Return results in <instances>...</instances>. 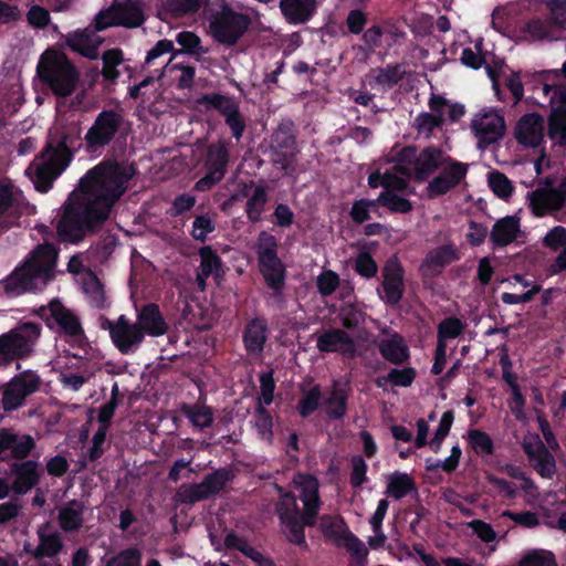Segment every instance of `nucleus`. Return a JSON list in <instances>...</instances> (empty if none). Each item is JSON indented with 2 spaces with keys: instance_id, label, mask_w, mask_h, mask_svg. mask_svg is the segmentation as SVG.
<instances>
[{
  "instance_id": "obj_7",
  "label": "nucleus",
  "mask_w": 566,
  "mask_h": 566,
  "mask_svg": "<svg viewBox=\"0 0 566 566\" xmlns=\"http://www.w3.org/2000/svg\"><path fill=\"white\" fill-rule=\"evenodd\" d=\"M443 164V155L437 148L429 147L417 153L413 147H406L399 154V164L392 168H396L398 175L403 172L423 181Z\"/></svg>"
},
{
  "instance_id": "obj_2",
  "label": "nucleus",
  "mask_w": 566,
  "mask_h": 566,
  "mask_svg": "<svg viewBox=\"0 0 566 566\" xmlns=\"http://www.w3.org/2000/svg\"><path fill=\"white\" fill-rule=\"evenodd\" d=\"M55 260L56 251L53 245H40L6 281V290L12 294H21L43 287L52 276Z\"/></svg>"
},
{
  "instance_id": "obj_37",
  "label": "nucleus",
  "mask_w": 566,
  "mask_h": 566,
  "mask_svg": "<svg viewBox=\"0 0 566 566\" xmlns=\"http://www.w3.org/2000/svg\"><path fill=\"white\" fill-rule=\"evenodd\" d=\"M159 13L175 18L197 11L200 7V0H158Z\"/></svg>"
},
{
  "instance_id": "obj_36",
  "label": "nucleus",
  "mask_w": 566,
  "mask_h": 566,
  "mask_svg": "<svg viewBox=\"0 0 566 566\" xmlns=\"http://www.w3.org/2000/svg\"><path fill=\"white\" fill-rule=\"evenodd\" d=\"M80 281L90 304L95 307H103L105 292L97 276L91 271H86L81 274Z\"/></svg>"
},
{
  "instance_id": "obj_41",
  "label": "nucleus",
  "mask_w": 566,
  "mask_h": 566,
  "mask_svg": "<svg viewBox=\"0 0 566 566\" xmlns=\"http://www.w3.org/2000/svg\"><path fill=\"white\" fill-rule=\"evenodd\" d=\"M83 507L76 502L64 506L59 514L61 527L65 531H73L81 526Z\"/></svg>"
},
{
  "instance_id": "obj_59",
  "label": "nucleus",
  "mask_w": 566,
  "mask_h": 566,
  "mask_svg": "<svg viewBox=\"0 0 566 566\" xmlns=\"http://www.w3.org/2000/svg\"><path fill=\"white\" fill-rule=\"evenodd\" d=\"M266 200L265 191L262 188H255L252 196L248 201L247 212L249 218L252 220H258L263 206Z\"/></svg>"
},
{
  "instance_id": "obj_6",
  "label": "nucleus",
  "mask_w": 566,
  "mask_h": 566,
  "mask_svg": "<svg viewBox=\"0 0 566 566\" xmlns=\"http://www.w3.org/2000/svg\"><path fill=\"white\" fill-rule=\"evenodd\" d=\"M40 331L34 323H23L0 335V365L28 357L40 337Z\"/></svg>"
},
{
  "instance_id": "obj_40",
  "label": "nucleus",
  "mask_w": 566,
  "mask_h": 566,
  "mask_svg": "<svg viewBox=\"0 0 566 566\" xmlns=\"http://www.w3.org/2000/svg\"><path fill=\"white\" fill-rule=\"evenodd\" d=\"M520 233V219L517 217H505L497 221V245L511 243Z\"/></svg>"
},
{
  "instance_id": "obj_50",
  "label": "nucleus",
  "mask_w": 566,
  "mask_h": 566,
  "mask_svg": "<svg viewBox=\"0 0 566 566\" xmlns=\"http://www.w3.org/2000/svg\"><path fill=\"white\" fill-rule=\"evenodd\" d=\"M468 436L471 447L478 454L483 457L492 454L493 441L486 433L479 430H471Z\"/></svg>"
},
{
  "instance_id": "obj_45",
  "label": "nucleus",
  "mask_w": 566,
  "mask_h": 566,
  "mask_svg": "<svg viewBox=\"0 0 566 566\" xmlns=\"http://www.w3.org/2000/svg\"><path fill=\"white\" fill-rule=\"evenodd\" d=\"M518 566H557V563L549 551L533 549L523 556Z\"/></svg>"
},
{
  "instance_id": "obj_18",
  "label": "nucleus",
  "mask_w": 566,
  "mask_h": 566,
  "mask_svg": "<svg viewBox=\"0 0 566 566\" xmlns=\"http://www.w3.org/2000/svg\"><path fill=\"white\" fill-rule=\"evenodd\" d=\"M228 480V472L219 470L207 476L199 484L182 485L179 489L178 495L182 501L187 502L201 501L220 492L226 486Z\"/></svg>"
},
{
  "instance_id": "obj_55",
  "label": "nucleus",
  "mask_w": 566,
  "mask_h": 566,
  "mask_svg": "<svg viewBox=\"0 0 566 566\" xmlns=\"http://www.w3.org/2000/svg\"><path fill=\"white\" fill-rule=\"evenodd\" d=\"M316 285L321 294L329 295L339 285L338 275L332 270H324L316 279Z\"/></svg>"
},
{
  "instance_id": "obj_54",
  "label": "nucleus",
  "mask_w": 566,
  "mask_h": 566,
  "mask_svg": "<svg viewBox=\"0 0 566 566\" xmlns=\"http://www.w3.org/2000/svg\"><path fill=\"white\" fill-rule=\"evenodd\" d=\"M205 99L210 106L218 109L224 116V118L229 117L231 114H234L239 109L237 103L227 96L211 95L205 97Z\"/></svg>"
},
{
  "instance_id": "obj_57",
  "label": "nucleus",
  "mask_w": 566,
  "mask_h": 566,
  "mask_svg": "<svg viewBox=\"0 0 566 566\" xmlns=\"http://www.w3.org/2000/svg\"><path fill=\"white\" fill-rule=\"evenodd\" d=\"M403 73L405 71L399 65L387 66L378 72L375 81L384 87L391 86L401 80Z\"/></svg>"
},
{
  "instance_id": "obj_51",
  "label": "nucleus",
  "mask_w": 566,
  "mask_h": 566,
  "mask_svg": "<svg viewBox=\"0 0 566 566\" xmlns=\"http://www.w3.org/2000/svg\"><path fill=\"white\" fill-rule=\"evenodd\" d=\"M548 137L557 145H566V115L549 117Z\"/></svg>"
},
{
  "instance_id": "obj_31",
  "label": "nucleus",
  "mask_w": 566,
  "mask_h": 566,
  "mask_svg": "<svg viewBox=\"0 0 566 566\" xmlns=\"http://www.w3.org/2000/svg\"><path fill=\"white\" fill-rule=\"evenodd\" d=\"M458 259L457 249L453 245H442L433 249L428 253L421 271L426 276H433L441 272V270L452 261Z\"/></svg>"
},
{
  "instance_id": "obj_47",
  "label": "nucleus",
  "mask_w": 566,
  "mask_h": 566,
  "mask_svg": "<svg viewBox=\"0 0 566 566\" xmlns=\"http://www.w3.org/2000/svg\"><path fill=\"white\" fill-rule=\"evenodd\" d=\"M102 566H142V555L137 549H126L109 559H103Z\"/></svg>"
},
{
  "instance_id": "obj_60",
  "label": "nucleus",
  "mask_w": 566,
  "mask_h": 566,
  "mask_svg": "<svg viewBox=\"0 0 566 566\" xmlns=\"http://www.w3.org/2000/svg\"><path fill=\"white\" fill-rule=\"evenodd\" d=\"M545 247L558 250L566 245V228L557 226L551 229L543 239Z\"/></svg>"
},
{
  "instance_id": "obj_20",
  "label": "nucleus",
  "mask_w": 566,
  "mask_h": 566,
  "mask_svg": "<svg viewBox=\"0 0 566 566\" xmlns=\"http://www.w3.org/2000/svg\"><path fill=\"white\" fill-rule=\"evenodd\" d=\"M544 118L535 113L525 114L515 126V137L524 146L536 147L544 139Z\"/></svg>"
},
{
  "instance_id": "obj_48",
  "label": "nucleus",
  "mask_w": 566,
  "mask_h": 566,
  "mask_svg": "<svg viewBox=\"0 0 566 566\" xmlns=\"http://www.w3.org/2000/svg\"><path fill=\"white\" fill-rule=\"evenodd\" d=\"M123 62V54L119 50L106 51L103 55V75L109 81H115L119 76L117 66Z\"/></svg>"
},
{
  "instance_id": "obj_3",
  "label": "nucleus",
  "mask_w": 566,
  "mask_h": 566,
  "mask_svg": "<svg viewBox=\"0 0 566 566\" xmlns=\"http://www.w3.org/2000/svg\"><path fill=\"white\" fill-rule=\"evenodd\" d=\"M39 76L59 96L70 95L77 82V72L69 62L64 53L56 50H46L38 64Z\"/></svg>"
},
{
  "instance_id": "obj_1",
  "label": "nucleus",
  "mask_w": 566,
  "mask_h": 566,
  "mask_svg": "<svg viewBox=\"0 0 566 566\" xmlns=\"http://www.w3.org/2000/svg\"><path fill=\"white\" fill-rule=\"evenodd\" d=\"M134 175L128 164L103 163L88 170L65 206L57 226L61 239L76 242L85 229L106 220Z\"/></svg>"
},
{
  "instance_id": "obj_63",
  "label": "nucleus",
  "mask_w": 566,
  "mask_h": 566,
  "mask_svg": "<svg viewBox=\"0 0 566 566\" xmlns=\"http://www.w3.org/2000/svg\"><path fill=\"white\" fill-rule=\"evenodd\" d=\"M319 401V390L316 387L312 388L311 390H308V392L305 395V397L302 399L298 406L300 413L303 417L311 415L318 407Z\"/></svg>"
},
{
  "instance_id": "obj_62",
  "label": "nucleus",
  "mask_w": 566,
  "mask_h": 566,
  "mask_svg": "<svg viewBox=\"0 0 566 566\" xmlns=\"http://www.w3.org/2000/svg\"><path fill=\"white\" fill-rule=\"evenodd\" d=\"M462 452L459 446H454L451 450V454L444 460H438L436 462L428 461V469H442L446 472L453 471L460 460Z\"/></svg>"
},
{
  "instance_id": "obj_53",
  "label": "nucleus",
  "mask_w": 566,
  "mask_h": 566,
  "mask_svg": "<svg viewBox=\"0 0 566 566\" xmlns=\"http://www.w3.org/2000/svg\"><path fill=\"white\" fill-rule=\"evenodd\" d=\"M214 228V221L209 216H198L192 222L191 235L198 241H206Z\"/></svg>"
},
{
  "instance_id": "obj_12",
  "label": "nucleus",
  "mask_w": 566,
  "mask_h": 566,
  "mask_svg": "<svg viewBox=\"0 0 566 566\" xmlns=\"http://www.w3.org/2000/svg\"><path fill=\"white\" fill-rule=\"evenodd\" d=\"M41 378L32 370L14 376L2 390L1 405L7 411L21 407L25 398L40 389Z\"/></svg>"
},
{
  "instance_id": "obj_14",
  "label": "nucleus",
  "mask_w": 566,
  "mask_h": 566,
  "mask_svg": "<svg viewBox=\"0 0 566 566\" xmlns=\"http://www.w3.org/2000/svg\"><path fill=\"white\" fill-rule=\"evenodd\" d=\"M530 203L538 217L563 209L566 203V178L556 187L546 185L531 192Z\"/></svg>"
},
{
  "instance_id": "obj_28",
  "label": "nucleus",
  "mask_w": 566,
  "mask_h": 566,
  "mask_svg": "<svg viewBox=\"0 0 566 566\" xmlns=\"http://www.w3.org/2000/svg\"><path fill=\"white\" fill-rule=\"evenodd\" d=\"M500 363L502 366V378L512 392V399L510 401L511 411L515 415V417L518 420L524 421L526 419L524 412L525 399L521 394L517 377L512 371L511 360L509 359V356L505 354L501 356Z\"/></svg>"
},
{
  "instance_id": "obj_26",
  "label": "nucleus",
  "mask_w": 566,
  "mask_h": 566,
  "mask_svg": "<svg viewBox=\"0 0 566 566\" xmlns=\"http://www.w3.org/2000/svg\"><path fill=\"white\" fill-rule=\"evenodd\" d=\"M327 522L328 521L323 524V533L325 536L335 539L338 545L345 547L357 558H363L366 555L364 543L347 530L343 521H332L335 527L334 530L328 528Z\"/></svg>"
},
{
  "instance_id": "obj_38",
  "label": "nucleus",
  "mask_w": 566,
  "mask_h": 566,
  "mask_svg": "<svg viewBox=\"0 0 566 566\" xmlns=\"http://www.w3.org/2000/svg\"><path fill=\"white\" fill-rule=\"evenodd\" d=\"M386 494L397 500L406 496L413 490V482L409 474L394 472L386 478Z\"/></svg>"
},
{
  "instance_id": "obj_29",
  "label": "nucleus",
  "mask_w": 566,
  "mask_h": 566,
  "mask_svg": "<svg viewBox=\"0 0 566 566\" xmlns=\"http://www.w3.org/2000/svg\"><path fill=\"white\" fill-rule=\"evenodd\" d=\"M102 43V39L96 34L94 30L85 29L75 31L67 35L66 44L75 52H78L85 57L96 59L98 55V46Z\"/></svg>"
},
{
  "instance_id": "obj_17",
  "label": "nucleus",
  "mask_w": 566,
  "mask_h": 566,
  "mask_svg": "<svg viewBox=\"0 0 566 566\" xmlns=\"http://www.w3.org/2000/svg\"><path fill=\"white\" fill-rule=\"evenodd\" d=\"M293 483L298 491V496L303 503L304 521L307 525L315 524V517L319 509L318 481L306 474H297Z\"/></svg>"
},
{
  "instance_id": "obj_16",
  "label": "nucleus",
  "mask_w": 566,
  "mask_h": 566,
  "mask_svg": "<svg viewBox=\"0 0 566 566\" xmlns=\"http://www.w3.org/2000/svg\"><path fill=\"white\" fill-rule=\"evenodd\" d=\"M119 125V116L111 111L102 112L85 135L88 151L94 153L108 144Z\"/></svg>"
},
{
  "instance_id": "obj_39",
  "label": "nucleus",
  "mask_w": 566,
  "mask_h": 566,
  "mask_svg": "<svg viewBox=\"0 0 566 566\" xmlns=\"http://www.w3.org/2000/svg\"><path fill=\"white\" fill-rule=\"evenodd\" d=\"M265 331L266 327L262 321H252L248 325L244 334V343L249 352L259 353L262 350L266 339Z\"/></svg>"
},
{
  "instance_id": "obj_52",
  "label": "nucleus",
  "mask_w": 566,
  "mask_h": 566,
  "mask_svg": "<svg viewBox=\"0 0 566 566\" xmlns=\"http://www.w3.org/2000/svg\"><path fill=\"white\" fill-rule=\"evenodd\" d=\"M36 480L38 475L34 464L31 462L24 463L18 473V479L15 481L17 489L19 492H25L36 483Z\"/></svg>"
},
{
  "instance_id": "obj_19",
  "label": "nucleus",
  "mask_w": 566,
  "mask_h": 566,
  "mask_svg": "<svg viewBox=\"0 0 566 566\" xmlns=\"http://www.w3.org/2000/svg\"><path fill=\"white\" fill-rule=\"evenodd\" d=\"M227 161L228 151L226 146L221 143L211 146L207 160L208 174L197 181L196 189L199 191H206L220 181L224 175Z\"/></svg>"
},
{
  "instance_id": "obj_58",
  "label": "nucleus",
  "mask_w": 566,
  "mask_h": 566,
  "mask_svg": "<svg viewBox=\"0 0 566 566\" xmlns=\"http://www.w3.org/2000/svg\"><path fill=\"white\" fill-rule=\"evenodd\" d=\"M552 115L551 116H564L566 115V86L557 85L555 92L549 96L548 103Z\"/></svg>"
},
{
  "instance_id": "obj_32",
  "label": "nucleus",
  "mask_w": 566,
  "mask_h": 566,
  "mask_svg": "<svg viewBox=\"0 0 566 566\" xmlns=\"http://www.w3.org/2000/svg\"><path fill=\"white\" fill-rule=\"evenodd\" d=\"M347 396V385L334 382L333 386L324 394L322 407L325 413L331 418H342L346 412Z\"/></svg>"
},
{
  "instance_id": "obj_21",
  "label": "nucleus",
  "mask_w": 566,
  "mask_h": 566,
  "mask_svg": "<svg viewBox=\"0 0 566 566\" xmlns=\"http://www.w3.org/2000/svg\"><path fill=\"white\" fill-rule=\"evenodd\" d=\"M381 298L390 304L399 302L403 294V270L397 260H389L384 268Z\"/></svg>"
},
{
  "instance_id": "obj_5",
  "label": "nucleus",
  "mask_w": 566,
  "mask_h": 566,
  "mask_svg": "<svg viewBox=\"0 0 566 566\" xmlns=\"http://www.w3.org/2000/svg\"><path fill=\"white\" fill-rule=\"evenodd\" d=\"M368 185L371 188L382 187L385 190L377 198L378 205H381L396 213H407L412 210L413 206L403 196L398 192L407 189V180L397 174L396 168L380 171L376 170L368 177Z\"/></svg>"
},
{
  "instance_id": "obj_30",
  "label": "nucleus",
  "mask_w": 566,
  "mask_h": 566,
  "mask_svg": "<svg viewBox=\"0 0 566 566\" xmlns=\"http://www.w3.org/2000/svg\"><path fill=\"white\" fill-rule=\"evenodd\" d=\"M429 112L441 118V123H455L465 114V106L432 93L428 101Z\"/></svg>"
},
{
  "instance_id": "obj_25",
  "label": "nucleus",
  "mask_w": 566,
  "mask_h": 566,
  "mask_svg": "<svg viewBox=\"0 0 566 566\" xmlns=\"http://www.w3.org/2000/svg\"><path fill=\"white\" fill-rule=\"evenodd\" d=\"M42 315L52 317L63 332L72 337L81 338L82 326L78 318L60 301H52L46 308H42Z\"/></svg>"
},
{
  "instance_id": "obj_56",
  "label": "nucleus",
  "mask_w": 566,
  "mask_h": 566,
  "mask_svg": "<svg viewBox=\"0 0 566 566\" xmlns=\"http://www.w3.org/2000/svg\"><path fill=\"white\" fill-rule=\"evenodd\" d=\"M187 416L193 426L206 428L212 422V412L206 406H195L187 410Z\"/></svg>"
},
{
  "instance_id": "obj_42",
  "label": "nucleus",
  "mask_w": 566,
  "mask_h": 566,
  "mask_svg": "<svg viewBox=\"0 0 566 566\" xmlns=\"http://www.w3.org/2000/svg\"><path fill=\"white\" fill-rule=\"evenodd\" d=\"M443 124L440 117H436L431 112H422L415 118L413 127L418 135L426 138L433 136L436 129H441Z\"/></svg>"
},
{
  "instance_id": "obj_34",
  "label": "nucleus",
  "mask_w": 566,
  "mask_h": 566,
  "mask_svg": "<svg viewBox=\"0 0 566 566\" xmlns=\"http://www.w3.org/2000/svg\"><path fill=\"white\" fill-rule=\"evenodd\" d=\"M378 348L382 357L392 364H401L409 357L408 347L397 334L384 337L378 343Z\"/></svg>"
},
{
  "instance_id": "obj_11",
  "label": "nucleus",
  "mask_w": 566,
  "mask_h": 566,
  "mask_svg": "<svg viewBox=\"0 0 566 566\" xmlns=\"http://www.w3.org/2000/svg\"><path fill=\"white\" fill-rule=\"evenodd\" d=\"M249 19L230 9H222L210 20V33L220 43L233 44L244 33Z\"/></svg>"
},
{
  "instance_id": "obj_23",
  "label": "nucleus",
  "mask_w": 566,
  "mask_h": 566,
  "mask_svg": "<svg viewBox=\"0 0 566 566\" xmlns=\"http://www.w3.org/2000/svg\"><path fill=\"white\" fill-rule=\"evenodd\" d=\"M471 128L478 138L480 149L493 144L495 142V109L493 107L480 109L471 122Z\"/></svg>"
},
{
  "instance_id": "obj_64",
  "label": "nucleus",
  "mask_w": 566,
  "mask_h": 566,
  "mask_svg": "<svg viewBox=\"0 0 566 566\" xmlns=\"http://www.w3.org/2000/svg\"><path fill=\"white\" fill-rule=\"evenodd\" d=\"M552 21L562 28H566V0H552L547 4Z\"/></svg>"
},
{
  "instance_id": "obj_22",
  "label": "nucleus",
  "mask_w": 566,
  "mask_h": 566,
  "mask_svg": "<svg viewBox=\"0 0 566 566\" xmlns=\"http://www.w3.org/2000/svg\"><path fill=\"white\" fill-rule=\"evenodd\" d=\"M316 345L321 352H338L347 357L361 355V352L356 348L354 340L346 332L340 329H331L322 334L317 338Z\"/></svg>"
},
{
  "instance_id": "obj_61",
  "label": "nucleus",
  "mask_w": 566,
  "mask_h": 566,
  "mask_svg": "<svg viewBox=\"0 0 566 566\" xmlns=\"http://www.w3.org/2000/svg\"><path fill=\"white\" fill-rule=\"evenodd\" d=\"M255 428L263 440L271 441L272 419L262 407H259L255 412Z\"/></svg>"
},
{
  "instance_id": "obj_44",
  "label": "nucleus",
  "mask_w": 566,
  "mask_h": 566,
  "mask_svg": "<svg viewBox=\"0 0 566 566\" xmlns=\"http://www.w3.org/2000/svg\"><path fill=\"white\" fill-rule=\"evenodd\" d=\"M482 44V40H478L473 46L463 48L460 55L461 62L469 67L480 69L485 63Z\"/></svg>"
},
{
  "instance_id": "obj_33",
  "label": "nucleus",
  "mask_w": 566,
  "mask_h": 566,
  "mask_svg": "<svg viewBox=\"0 0 566 566\" xmlns=\"http://www.w3.org/2000/svg\"><path fill=\"white\" fill-rule=\"evenodd\" d=\"M315 0H280L284 18L293 24L307 21L315 11Z\"/></svg>"
},
{
  "instance_id": "obj_8",
  "label": "nucleus",
  "mask_w": 566,
  "mask_h": 566,
  "mask_svg": "<svg viewBox=\"0 0 566 566\" xmlns=\"http://www.w3.org/2000/svg\"><path fill=\"white\" fill-rule=\"evenodd\" d=\"M260 271L268 285L279 291L285 279V268L276 255V241L273 235L262 232L256 243Z\"/></svg>"
},
{
  "instance_id": "obj_46",
  "label": "nucleus",
  "mask_w": 566,
  "mask_h": 566,
  "mask_svg": "<svg viewBox=\"0 0 566 566\" xmlns=\"http://www.w3.org/2000/svg\"><path fill=\"white\" fill-rule=\"evenodd\" d=\"M463 331V325L458 318L442 321L438 328V345L447 348L448 340L457 338Z\"/></svg>"
},
{
  "instance_id": "obj_49",
  "label": "nucleus",
  "mask_w": 566,
  "mask_h": 566,
  "mask_svg": "<svg viewBox=\"0 0 566 566\" xmlns=\"http://www.w3.org/2000/svg\"><path fill=\"white\" fill-rule=\"evenodd\" d=\"M378 202L376 200H366L361 199L358 201H355L352 210H350V217L353 220L357 223H363L370 219L371 213H376L378 211L377 209Z\"/></svg>"
},
{
  "instance_id": "obj_10",
  "label": "nucleus",
  "mask_w": 566,
  "mask_h": 566,
  "mask_svg": "<svg viewBox=\"0 0 566 566\" xmlns=\"http://www.w3.org/2000/svg\"><path fill=\"white\" fill-rule=\"evenodd\" d=\"M101 326L108 331L113 344L122 354L136 352L144 340V333L137 323L130 322L125 315L115 321L103 319Z\"/></svg>"
},
{
  "instance_id": "obj_35",
  "label": "nucleus",
  "mask_w": 566,
  "mask_h": 566,
  "mask_svg": "<svg viewBox=\"0 0 566 566\" xmlns=\"http://www.w3.org/2000/svg\"><path fill=\"white\" fill-rule=\"evenodd\" d=\"M200 268L197 274V282L201 290L206 286V280L212 275L218 279L221 274V260L210 247H203L199 251Z\"/></svg>"
},
{
  "instance_id": "obj_9",
  "label": "nucleus",
  "mask_w": 566,
  "mask_h": 566,
  "mask_svg": "<svg viewBox=\"0 0 566 566\" xmlns=\"http://www.w3.org/2000/svg\"><path fill=\"white\" fill-rule=\"evenodd\" d=\"M144 21V11L137 0H116L107 10L101 11L95 19V30L101 31L114 25L139 27Z\"/></svg>"
},
{
  "instance_id": "obj_24",
  "label": "nucleus",
  "mask_w": 566,
  "mask_h": 566,
  "mask_svg": "<svg viewBox=\"0 0 566 566\" xmlns=\"http://www.w3.org/2000/svg\"><path fill=\"white\" fill-rule=\"evenodd\" d=\"M467 168L459 163H452L443 168L438 177L431 180L427 187L429 197H437L446 193L460 182L465 176Z\"/></svg>"
},
{
  "instance_id": "obj_27",
  "label": "nucleus",
  "mask_w": 566,
  "mask_h": 566,
  "mask_svg": "<svg viewBox=\"0 0 566 566\" xmlns=\"http://www.w3.org/2000/svg\"><path fill=\"white\" fill-rule=\"evenodd\" d=\"M136 323L142 333H144V336L158 337L168 331V325L155 304L143 306L137 313Z\"/></svg>"
},
{
  "instance_id": "obj_13",
  "label": "nucleus",
  "mask_w": 566,
  "mask_h": 566,
  "mask_svg": "<svg viewBox=\"0 0 566 566\" xmlns=\"http://www.w3.org/2000/svg\"><path fill=\"white\" fill-rule=\"evenodd\" d=\"M282 528L290 542L295 544H304V512L301 514L295 497L291 494H284L281 497L277 507Z\"/></svg>"
},
{
  "instance_id": "obj_43",
  "label": "nucleus",
  "mask_w": 566,
  "mask_h": 566,
  "mask_svg": "<svg viewBox=\"0 0 566 566\" xmlns=\"http://www.w3.org/2000/svg\"><path fill=\"white\" fill-rule=\"evenodd\" d=\"M164 74H175V80L178 81V85L180 87H188L192 83L195 70L191 66L179 65L169 61L166 63L164 70L157 74V78L161 77Z\"/></svg>"
},
{
  "instance_id": "obj_15",
  "label": "nucleus",
  "mask_w": 566,
  "mask_h": 566,
  "mask_svg": "<svg viewBox=\"0 0 566 566\" xmlns=\"http://www.w3.org/2000/svg\"><path fill=\"white\" fill-rule=\"evenodd\" d=\"M523 449L528 457L533 469L544 479H553L556 474V461L537 436H531L524 439Z\"/></svg>"
},
{
  "instance_id": "obj_4",
  "label": "nucleus",
  "mask_w": 566,
  "mask_h": 566,
  "mask_svg": "<svg viewBox=\"0 0 566 566\" xmlns=\"http://www.w3.org/2000/svg\"><path fill=\"white\" fill-rule=\"evenodd\" d=\"M70 163V153L64 140L54 145L49 143L42 155L27 169L34 187L45 192L52 181L66 168Z\"/></svg>"
}]
</instances>
